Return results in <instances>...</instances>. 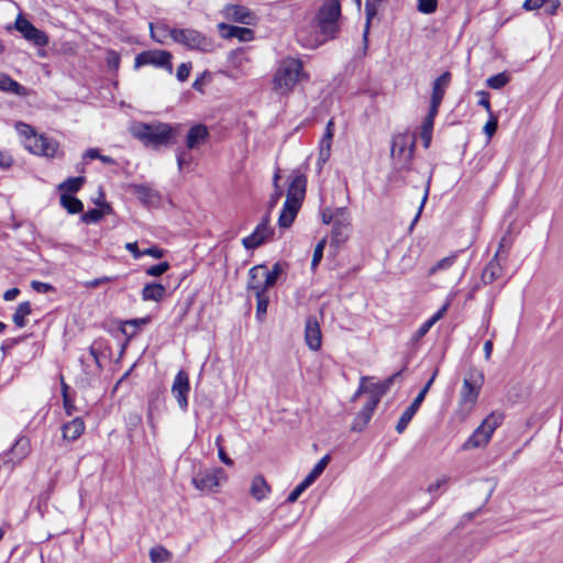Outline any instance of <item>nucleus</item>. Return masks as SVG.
I'll use <instances>...</instances> for the list:
<instances>
[{"mask_svg": "<svg viewBox=\"0 0 563 563\" xmlns=\"http://www.w3.org/2000/svg\"><path fill=\"white\" fill-rule=\"evenodd\" d=\"M332 224L330 247L338 249L349 239L350 225H339L338 223Z\"/></svg>", "mask_w": 563, "mask_h": 563, "instance_id": "nucleus-37", "label": "nucleus"}, {"mask_svg": "<svg viewBox=\"0 0 563 563\" xmlns=\"http://www.w3.org/2000/svg\"><path fill=\"white\" fill-rule=\"evenodd\" d=\"M32 313V307L30 301H23L19 303L15 312L12 316V320L18 328H23L26 325L25 317Z\"/></svg>", "mask_w": 563, "mask_h": 563, "instance_id": "nucleus-40", "label": "nucleus"}, {"mask_svg": "<svg viewBox=\"0 0 563 563\" xmlns=\"http://www.w3.org/2000/svg\"><path fill=\"white\" fill-rule=\"evenodd\" d=\"M505 416L503 412L493 411L479 424L492 437L494 431L503 423Z\"/></svg>", "mask_w": 563, "mask_h": 563, "instance_id": "nucleus-39", "label": "nucleus"}, {"mask_svg": "<svg viewBox=\"0 0 563 563\" xmlns=\"http://www.w3.org/2000/svg\"><path fill=\"white\" fill-rule=\"evenodd\" d=\"M85 428L86 426L82 418L76 417L71 421L63 424V438L67 441L74 442L84 433Z\"/></svg>", "mask_w": 563, "mask_h": 563, "instance_id": "nucleus-27", "label": "nucleus"}, {"mask_svg": "<svg viewBox=\"0 0 563 563\" xmlns=\"http://www.w3.org/2000/svg\"><path fill=\"white\" fill-rule=\"evenodd\" d=\"M152 321L151 316H145L143 318H133L123 321H113L112 323H117L118 332L123 334L129 342L132 338H134L140 329L144 325L150 324Z\"/></svg>", "mask_w": 563, "mask_h": 563, "instance_id": "nucleus-17", "label": "nucleus"}, {"mask_svg": "<svg viewBox=\"0 0 563 563\" xmlns=\"http://www.w3.org/2000/svg\"><path fill=\"white\" fill-rule=\"evenodd\" d=\"M152 563H165L172 559V553L162 545L154 547L150 550Z\"/></svg>", "mask_w": 563, "mask_h": 563, "instance_id": "nucleus-46", "label": "nucleus"}, {"mask_svg": "<svg viewBox=\"0 0 563 563\" xmlns=\"http://www.w3.org/2000/svg\"><path fill=\"white\" fill-rule=\"evenodd\" d=\"M452 74L449 70H445L438 78L434 79V81L432 82V91L429 107L440 109L445 91L450 86Z\"/></svg>", "mask_w": 563, "mask_h": 563, "instance_id": "nucleus-13", "label": "nucleus"}, {"mask_svg": "<svg viewBox=\"0 0 563 563\" xmlns=\"http://www.w3.org/2000/svg\"><path fill=\"white\" fill-rule=\"evenodd\" d=\"M332 223H338L339 225H351V217L345 207L336 208L332 212Z\"/></svg>", "mask_w": 563, "mask_h": 563, "instance_id": "nucleus-48", "label": "nucleus"}, {"mask_svg": "<svg viewBox=\"0 0 563 563\" xmlns=\"http://www.w3.org/2000/svg\"><path fill=\"white\" fill-rule=\"evenodd\" d=\"M194 302H195V295H190L181 303L180 311H179V314L177 317V322L178 323H181L184 321V319L188 314V312H189V310H190V308H191Z\"/></svg>", "mask_w": 563, "mask_h": 563, "instance_id": "nucleus-60", "label": "nucleus"}, {"mask_svg": "<svg viewBox=\"0 0 563 563\" xmlns=\"http://www.w3.org/2000/svg\"><path fill=\"white\" fill-rule=\"evenodd\" d=\"M301 203L291 201L290 197H286L283 209L278 217V225L283 229H288L294 223Z\"/></svg>", "mask_w": 563, "mask_h": 563, "instance_id": "nucleus-21", "label": "nucleus"}, {"mask_svg": "<svg viewBox=\"0 0 563 563\" xmlns=\"http://www.w3.org/2000/svg\"><path fill=\"white\" fill-rule=\"evenodd\" d=\"M510 79V74L505 70L487 78L486 86L490 89L499 90L509 84Z\"/></svg>", "mask_w": 563, "mask_h": 563, "instance_id": "nucleus-43", "label": "nucleus"}, {"mask_svg": "<svg viewBox=\"0 0 563 563\" xmlns=\"http://www.w3.org/2000/svg\"><path fill=\"white\" fill-rule=\"evenodd\" d=\"M498 129V119L494 113H489V119L483 128L485 135L490 139Z\"/></svg>", "mask_w": 563, "mask_h": 563, "instance_id": "nucleus-55", "label": "nucleus"}, {"mask_svg": "<svg viewBox=\"0 0 563 563\" xmlns=\"http://www.w3.org/2000/svg\"><path fill=\"white\" fill-rule=\"evenodd\" d=\"M331 156V147L319 144V156L317 161V165L319 169L323 167V165L329 161Z\"/></svg>", "mask_w": 563, "mask_h": 563, "instance_id": "nucleus-61", "label": "nucleus"}, {"mask_svg": "<svg viewBox=\"0 0 563 563\" xmlns=\"http://www.w3.org/2000/svg\"><path fill=\"white\" fill-rule=\"evenodd\" d=\"M132 192L145 206L152 207L159 203L161 196L158 191L147 185L136 184L132 185Z\"/></svg>", "mask_w": 563, "mask_h": 563, "instance_id": "nucleus-22", "label": "nucleus"}, {"mask_svg": "<svg viewBox=\"0 0 563 563\" xmlns=\"http://www.w3.org/2000/svg\"><path fill=\"white\" fill-rule=\"evenodd\" d=\"M342 15L340 0H324L317 13V21L320 32L330 37H334L339 32V20Z\"/></svg>", "mask_w": 563, "mask_h": 563, "instance_id": "nucleus-5", "label": "nucleus"}, {"mask_svg": "<svg viewBox=\"0 0 563 563\" xmlns=\"http://www.w3.org/2000/svg\"><path fill=\"white\" fill-rule=\"evenodd\" d=\"M210 136L209 130L203 123H196L191 125L185 137V145L188 150L198 148Z\"/></svg>", "mask_w": 563, "mask_h": 563, "instance_id": "nucleus-20", "label": "nucleus"}, {"mask_svg": "<svg viewBox=\"0 0 563 563\" xmlns=\"http://www.w3.org/2000/svg\"><path fill=\"white\" fill-rule=\"evenodd\" d=\"M225 15L229 20L245 25H254L257 20L253 11L244 5L239 4L227 5Z\"/></svg>", "mask_w": 563, "mask_h": 563, "instance_id": "nucleus-18", "label": "nucleus"}, {"mask_svg": "<svg viewBox=\"0 0 563 563\" xmlns=\"http://www.w3.org/2000/svg\"><path fill=\"white\" fill-rule=\"evenodd\" d=\"M179 128V124L164 122H135L130 128V133L145 147L159 150L176 144Z\"/></svg>", "mask_w": 563, "mask_h": 563, "instance_id": "nucleus-1", "label": "nucleus"}, {"mask_svg": "<svg viewBox=\"0 0 563 563\" xmlns=\"http://www.w3.org/2000/svg\"><path fill=\"white\" fill-rule=\"evenodd\" d=\"M256 298V312L255 317L258 321H263L267 313V308L269 305V296L268 290L261 288L260 291L253 292Z\"/></svg>", "mask_w": 563, "mask_h": 563, "instance_id": "nucleus-34", "label": "nucleus"}, {"mask_svg": "<svg viewBox=\"0 0 563 563\" xmlns=\"http://www.w3.org/2000/svg\"><path fill=\"white\" fill-rule=\"evenodd\" d=\"M262 269H266V264H257L250 268L246 284V290L249 292L260 291V289L263 288V279L262 276L260 277L258 275Z\"/></svg>", "mask_w": 563, "mask_h": 563, "instance_id": "nucleus-32", "label": "nucleus"}, {"mask_svg": "<svg viewBox=\"0 0 563 563\" xmlns=\"http://www.w3.org/2000/svg\"><path fill=\"white\" fill-rule=\"evenodd\" d=\"M190 391L189 375L186 371L180 369L176 374L173 385L172 394L176 398L179 408L183 411L188 410V394Z\"/></svg>", "mask_w": 563, "mask_h": 563, "instance_id": "nucleus-12", "label": "nucleus"}, {"mask_svg": "<svg viewBox=\"0 0 563 563\" xmlns=\"http://www.w3.org/2000/svg\"><path fill=\"white\" fill-rule=\"evenodd\" d=\"M438 0H418L417 9L423 14H432L437 11Z\"/></svg>", "mask_w": 563, "mask_h": 563, "instance_id": "nucleus-54", "label": "nucleus"}, {"mask_svg": "<svg viewBox=\"0 0 563 563\" xmlns=\"http://www.w3.org/2000/svg\"><path fill=\"white\" fill-rule=\"evenodd\" d=\"M124 421L128 431V438L130 441H133L134 432L142 424V416L139 412L132 411L125 416Z\"/></svg>", "mask_w": 563, "mask_h": 563, "instance_id": "nucleus-41", "label": "nucleus"}, {"mask_svg": "<svg viewBox=\"0 0 563 563\" xmlns=\"http://www.w3.org/2000/svg\"><path fill=\"white\" fill-rule=\"evenodd\" d=\"M279 178H280L279 169H277L275 172V174H274V177H273L274 192L271 195L268 203H267L268 212H271L276 207V205L278 203L279 199L284 195L283 189L278 185Z\"/></svg>", "mask_w": 563, "mask_h": 563, "instance_id": "nucleus-45", "label": "nucleus"}, {"mask_svg": "<svg viewBox=\"0 0 563 563\" xmlns=\"http://www.w3.org/2000/svg\"><path fill=\"white\" fill-rule=\"evenodd\" d=\"M269 490L271 487L262 475L253 478L250 493L256 500H263Z\"/></svg>", "mask_w": 563, "mask_h": 563, "instance_id": "nucleus-36", "label": "nucleus"}, {"mask_svg": "<svg viewBox=\"0 0 563 563\" xmlns=\"http://www.w3.org/2000/svg\"><path fill=\"white\" fill-rule=\"evenodd\" d=\"M439 373V369L435 368L429 380L424 384V386L421 388V390L418 393L413 401L409 405V407L402 412L400 416L397 424H396V432L398 434H401L407 429L408 424L419 410L421 404L423 402L429 389L431 388L437 375Z\"/></svg>", "mask_w": 563, "mask_h": 563, "instance_id": "nucleus-9", "label": "nucleus"}, {"mask_svg": "<svg viewBox=\"0 0 563 563\" xmlns=\"http://www.w3.org/2000/svg\"><path fill=\"white\" fill-rule=\"evenodd\" d=\"M173 54L165 49H147L139 53L134 59V68L137 69L142 66L152 65L157 68H163L173 74Z\"/></svg>", "mask_w": 563, "mask_h": 563, "instance_id": "nucleus-7", "label": "nucleus"}, {"mask_svg": "<svg viewBox=\"0 0 563 563\" xmlns=\"http://www.w3.org/2000/svg\"><path fill=\"white\" fill-rule=\"evenodd\" d=\"M456 260V254H452L450 256H446L439 262L434 266H432L429 271V274L432 275L437 273L438 271L448 269L450 268Z\"/></svg>", "mask_w": 563, "mask_h": 563, "instance_id": "nucleus-53", "label": "nucleus"}, {"mask_svg": "<svg viewBox=\"0 0 563 563\" xmlns=\"http://www.w3.org/2000/svg\"><path fill=\"white\" fill-rule=\"evenodd\" d=\"M142 253H143V256L148 255V256L159 260L165 256L167 251L159 247L158 245H151L150 247L142 250Z\"/></svg>", "mask_w": 563, "mask_h": 563, "instance_id": "nucleus-63", "label": "nucleus"}, {"mask_svg": "<svg viewBox=\"0 0 563 563\" xmlns=\"http://www.w3.org/2000/svg\"><path fill=\"white\" fill-rule=\"evenodd\" d=\"M14 29L20 32L26 41L37 47H44L48 44L47 34L37 29L31 21L23 18L21 14L18 15L14 22Z\"/></svg>", "mask_w": 563, "mask_h": 563, "instance_id": "nucleus-11", "label": "nucleus"}, {"mask_svg": "<svg viewBox=\"0 0 563 563\" xmlns=\"http://www.w3.org/2000/svg\"><path fill=\"white\" fill-rule=\"evenodd\" d=\"M104 349H109V342L103 338L96 339L89 346V354L92 356V358L98 367V371L102 369V364L100 362V357H101L102 351Z\"/></svg>", "mask_w": 563, "mask_h": 563, "instance_id": "nucleus-38", "label": "nucleus"}, {"mask_svg": "<svg viewBox=\"0 0 563 563\" xmlns=\"http://www.w3.org/2000/svg\"><path fill=\"white\" fill-rule=\"evenodd\" d=\"M431 177H429L428 179V183H427V186H426V189H424V194H423V197L421 199V202H420V206L418 208V211L415 216V218L412 219L411 223H410V227H409V230L411 231L413 229V227L416 225V223L419 221L420 217H421V213H422V210L428 201V197H429V191H430V183H431Z\"/></svg>", "mask_w": 563, "mask_h": 563, "instance_id": "nucleus-52", "label": "nucleus"}, {"mask_svg": "<svg viewBox=\"0 0 563 563\" xmlns=\"http://www.w3.org/2000/svg\"><path fill=\"white\" fill-rule=\"evenodd\" d=\"M31 287L33 290H35L38 294H47L49 291H54L55 287L48 283L33 280L31 283Z\"/></svg>", "mask_w": 563, "mask_h": 563, "instance_id": "nucleus-64", "label": "nucleus"}, {"mask_svg": "<svg viewBox=\"0 0 563 563\" xmlns=\"http://www.w3.org/2000/svg\"><path fill=\"white\" fill-rule=\"evenodd\" d=\"M60 206L69 214H78L84 211V202L73 195H59Z\"/></svg>", "mask_w": 563, "mask_h": 563, "instance_id": "nucleus-35", "label": "nucleus"}, {"mask_svg": "<svg viewBox=\"0 0 563 563\" xmlns=\"http://www.w3.org/2000/svg\"><path fill=\"white\" fill-rule=\"evenodd\" d=\"M325 245H327L325 239H322L317 243L314 251H313L312 260H311V269L312 271H316L317 267L319 266L320 262L322 261L323 251H324Z\"/></svg>", "mask_w": 563, "mask_h": 563, "instance_id": "nucleus-49", "label": "nucleus"}, {"mask_svg": "<svg viewBox=\"0 0 563 563\" xmlns=\"http://www.w3.org/2000/svg\"><path fill=\"white\" fill-rule=\"evenodd\" d=\"M393 386L391 379H384L380 383L372 384L368 388L369 397L368 398H377V404H379L382 397L387 394Z\"/></svg>", "mask_w": 563, "mask_h": 563, "instance_id": "nucleus-42", "label": "nucleus"}, {"mask_svg": "<svg viewBox=\"0 0 563 563\" xmlns=\"http://www.w3.org/2000/svg\"><path fill=\"white\" fill-rule=\"evenodd\" d=\"M121 57L120 54L113 49H109L107 53V65L112 71H118L120 67Z\"/></svg>", "mask_w": 563, "mask_h": 563, "instance_id": "nucleus-57", "label": "nucleus"}, {"mask_svg": "<svg viewBox=\"0 0 563 563\" xmlns=\"http://www.w3.org/2000/svg\"><path fill=\"white\" fill-rule=\"evenodd\" d=\"M498 252L495 254L494 258L489 261L482 273V282L485 285L492 284L501 275V267L497 261Z\"/></svg>", "mask_w": 563, "mask_h": 563, "instance_id": "nucleus-33", "label": "nucleus"}, {"mask_svg": "<svg viewBox=\"0 0 563 563\" xmlns=\"http://www.w3.org/2000/svg\"><path fill=\"white\" fill-rule=\"evenodd\" d=\"M287 263L276 262L272 269H262L263 288L269 290L273 288L282 276L286 275Z\"/></svg>", "mask_w": 563, "mask_h": 563, "instance_id": "nucleus-23", "label": "nucleus"}, {"mask_svg": "<svg viewBox=\"0 0 563 563\" xmlns=\"http://www.w3.org/2000/svg\"><path fill=\"white\" fill-rule=\"evenodd\" d=\"M192 68V65L190 62L188 63H181L178 68H177V73H176V77L177 79L180 81V82H184L188 79L189 75H190V70Z\"/></svg>", "mask_w": 563, "mask_h": 563, "instance_id": "nucleus-62", "label": "nucleus"}, {"mask_svg": "<svg viewBox=\"0 0 563 563\" xmlns=\"http://www.w3.org/2000/svg\"><path fill=\"white\" fill-rule=\"evenodd\" d=\"M170 268V264L167 261L159 262L158 264L152 265L146 268L145 273L151 277H159Z\"/></svg>", "mask_w": 563, "mask_h": 563, "instance_id": "nucleus-51", "label": "nucleus"}, {"mask_svg": "<svg viewBox=\"0 0 563 563\" xmlns=\"http://www.w3.org/2000/svg\"><path fill=\"white\" fill-rule=\"evenodd\" d=\"M220 35L223 38H238L240 42H250L255 37V32L245 26H238L221 22L218 24Z\"/></svg>", "mask_w": 563, "mask_h": 563, "instance_id": "nucleus-16", "label": "nucleus"}, {"mask_svg": "<svg viewBox=\"0 0 563 563\" xmlns=\"http://www.w3.org/2000/svg\"><path fill=\"white\" fill-rule=\"evenodd\" d=\"M274 235V229H261L260 225H256L250 235L242 239V245L245 250L253 251L266 244L268 241H272Z\"/></svg>", "mask_w": 563, "mask_h": 563, "instance_id": "nucleus-15", "label": "nucleus"}, {"mask_svg": "<svg viewBox=\"0 0 563 563\" xmlns=\"http://www.w3.org/2000/svg\"><path fill=\"white\" fill-rule=\"evenodd\" d=\"M438 113H439V109L429 107L428 113L421 123L420 133H424V134L433 133L434 120H435Z\"/></svg>", "mask_w": 563, "mask_h": 563, "instance_id": "nucleus-47", "label": "nucleus"}, {"mask_svg": "<svg viewBox=\"0 0 563 563\" xmlns=\"http://www.w3.org/2000/svg\"><path fill=\"white\" fill-rule=\"evenodd\" d=\"M222 442V435H218L217 439H216V445L218 448V456H219V460L228 465V466H231L233 465V460L227 454L224 448L222 446L221 444Z\"/></svg>", "mask_w": 563, "mask_h": 563, "instance_id": "nucleus-58", "label": "nucleus"}, {"mask_svg": "<svg viewBox=\"0 0 563 563\" xmlns=\"http://www.w3.org/2000/svg\"><path fill=\"white\" fill-rule=\"evenodd\" d=\"M305 340L311 351H319L322 344V333L316 316H308L305 324Z\"/></svg>", "mask_w": 563, "mask_h": 563, "instance_id": "nucleus-14", "label": "nucleus"}, {"mask_svg": "<svg viewBox=\"0 0 563 563\" xmlns=\"http://www.w3.org/2000/svg\"><path fill=\"white\" fill-rule=\"evenodd\" d=\"M24 147L32 154L48 158L62 157L64 155L63 151L59 150L57 141L43 134L38 135L37 133L24 142Z\"/></svg>", "mask_w": 563, "mask_h": 563, "instance_id": "nucleus-8", "label": "nucleus"}, {"mask_svg": "<svg viewBox=\"0 0 563 563\" xmlns=\"http://www.w3.org/2000/svg\"><path fill=\"white\" fill-rule=\"evenodd\" d=\"M386 1L387 0H366L365 1V16H366V21H365V25H364L363 35H362L364 51H366L367 47H368V35H369L372 20L378 13V5L380 3H383V2H386Z\"/></svg>", "mask_w": 563, "mask_h": 563, "instance_id": "nucleus-24", "label": "nucleus"}, {"mask_svg": "<svg viewBox=\"0 0 563 563\" xmlns=\"http://www.w3.org/2000/svg\"><path fill=\"white\" fill-rule=\"evenodd\" d=\"M15 129L20 135L25 137V141H29L30 137L36 134L35 129L32 125L24 122H18L15 124Z\"/></svg>", "mask_w": 563, "mask_h": 563, "instance_id": "nucleus-59", "label": "nucleus"}, {"mask_svg": "<svg viewBox=\"0 0 563 563\" xmlns=\"http://www.w3.org/2000/svg\"><path fill=\"white\" fill-rule=\"evenodd\" d=\"M0 90L4 92H11L20 97H25L27 95L26 87L4 73H0Z\"/></svg>", "mask_w": 563, "mask_h": 563, "instance_id": "nucleus-30", "label": "nucleus"}, {"mask_svg": "<svg viewBox=\"0 0 563 563\" xmlns=\"http://www.w3.org/2000/svg\"><path fill=\"white\" fill-rule=\"evenodd\" d=\"M80 220L87 224L98 223L102 220L101 212L98 208H90L87 211L81 212Z\"/></svg>", "mask_w": 563, "mask_h": 563, "instance_id": "nucleus-50", "label": "nucleus"}, {"mask_svg": "<svg viewBox=\"0 0 563 563\" xmlns=\"http://www.w3.org/2000/svg\"><path fill=\"white\" fill-rule=\"evenodd\" d=\"M415 148V141H410L406 135H398L393 140L390 154L395 162V172L389 176L390 181L405 184V179L398 173L411 169Z\"/></svg>", "mask_w": 563, "mask_h": 563, "instance_id": "nucleus-3", "label": "nucleus"}, {"mask_svg": "<svg viewBox=\"0 0 563 563\" xmlns=\"http://www.w3.org/2000/svg\"><path fill=\"white\" fill-rule=\"evenodd\" d=\"M166 295V287L157 282L146 283L141 291L143 301H161Z\"/></svg>", "mask_w": 563, "mask_h": 563, "instance_id": "nucleus-26", "label": "nucleus"}, {"mask_svg": "<svg viewBox=\"0 0 563 563\" xmlns=\"http://www.w3.org/2000/svg\"><path fill=\"white\" fill-rule=\"evenodd\" d=\"M484 382V372L476 366H470L463 379L459 404L470 406V409L473 408L477 402Z\"/></svg>", "mask_w": 563, "mask_h": 563, "instance_id": "nucleus-4", "label": "nucleus"}, {"mask_svg": "<svg viewBox=\"0 0 563 563\" xmlns=\"http://www.w3.org/2000/svg\"><path fill=\"white\" fill-rule=\"evenodd\" d=\"M300 80H309V75L303 70L302 60L286 57L278 63V67L273 77V89L289 92Z\"/></svg>", "mask_w": 563, "mask_h": 563, "instance_id": "nucleus-2", "label": "nucleus"}, {"mask_svg": "<svg viewBox=\"0 0 563 563\" xmlns=\"http://www.w3.org/2000/svg\"><path fill=\"white\" fill-rule=\"evenodd\" d=\"M169 36L174 42L181 44L189 49L203 53H208L213 49L212 40L195 29L174 27L169 30Z\"/></svg>", "mask_w": 563, "mask_h": 563, "instance_id": "nucleus-6", "label": "nucleus"}, {"mask_svg": "<svg viewBox=\"0 0 563 563\" xmlns=\"http://www.w3.org/2000/svg\"><path fill=\"white\" fill-rule=\"evenodd\" d=\"M307 177L303 174L296 175L288 187L287 196L290 197L291 201L302 202L306 194Z\"/></svg>", "mask_w": 563, "mask_h": 563, "instance_id": "nucleus-25", "label": "nucleus"}, {"mask_svg": "<svg viewBox=\"0 0 563 563\" xmlns=\"http://www.w3.org/2000/svg\"><path fill=\"white\" fill-rule=\"evenodd\" d=\"M222 479H225V472L222 467L200 470L191 479L195 488L203 493L217 492Z\"/></svg>", "mask_w": 563, "mask_h": 563, "instance_id": "nucleus-10", "label": "nucleus"}, {"mask_svg": "<svg viewBox=\"0 0 563 563\" xmlns=\"http://www.w3.org/2000/svg\"><path fill=\"white\" fill-rule=\"evenodd\" d=\"M377 406V398H368L361 411L353 419L351 430L354 432H362L371 421Z\"/></svg>", "mask_w": 563, "mask_h": 563, "instance_id": "nucleus-19", "label": "nucleus"}, {"mask_svg": "<svg viewBox=\"0 0 563 563\" xmlns=\"http://www.w3.org/2000/svg\"><path fill=\"white\" fill-rule=\"evenodd\" d=\"M30 452V441L25 437H21L10 448L8 454L10 455L9 462L16 463L22 461Z\"/></svg>", "mask_w": 563, "mask_h": 563, "instance_id": "nucleus-28", "label": "nucleus"}, {"mask_svg": "<svg viewBox=\"0 0 563 563\" xmlns=\"http://www.w3.org/2000/svg\"><path fill=\"white\" fill-rule=\"evenodd\" d=\"M192 150H188V147L185 145V147H177L176 148V159H177V166L178 169L181 172L185 168H188L190 164L194 161V156L191 154Z\"/></svg>", "mask_w": 563, "mask_h": 563, "instance_id": "nucleus-44", "label": "nucleus"}, {"mask_svg": "<svg viewBox=\"0 0 563 563\" xmlns=\"http://www.w3.org/2000/svg\"><path fill=\"white\" fill-rule=\"evenodd\" d=\"M489 433L486 432L481 426H478L473 433L470 435V438L463 443L462 449L463 450H471V449H477L483 448L487 445V443L490 440Z\"/></svg>", "mask_w": 563, "mask_h": 563, "instance_id": "nucleus-29", "label": "nucleus"}, {"mask_svg": "<svg viewBox=\"0 0 563 563\" xmlns=\"http://www.w3.org/2000/svg\"><path fill=\"white\" fill-rule=\"evenodd\" d=\"M86 184L85 176H75L68 177L63 183H60L57 187L59 195H73L75 196L78 191L81 190L84 185Z\"/></svg>", "mask_w": 563, "mask_h": 563, "instance_id": "nucleus-31", "label": "nucleus"}, {"mask_svg": "<svg viewBox=\"0 0 563 563\" xmlns=\"http://www.w3.org/2000/svg\"><path fill=\"white\" fill-rule=\"evenodd\" d=\"M431 328H432V325L428 321H424L418 328V330H416L412 333L411 339H410V344L415 345V344L419 343V341L430 331Z\"/></svg>", "mask_w": 563, "mask_h": 563, "instance_id": "nucleus-56", "label": "nucleus"}]
</instances>
